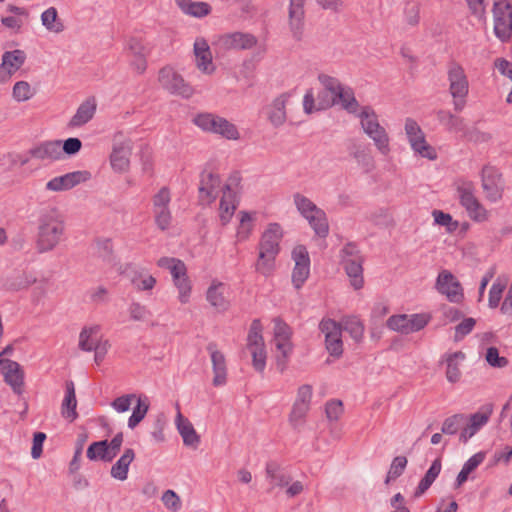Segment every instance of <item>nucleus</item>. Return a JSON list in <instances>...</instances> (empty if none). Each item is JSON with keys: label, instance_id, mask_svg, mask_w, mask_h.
I'll list each match as a JSON object with an SVG mask.
<instances>
[{"label": "nucleus", "instance_id": "69168bd1", "mask_svg": "<svg viewBox=\"0 0 512 512\" xmlns=\"http://www.w3.org/2000/svg\"><path fill=\"white\" fill-rule=\"evenodd\" d=\"M476 325V320L472 317L464 318L462 322H460L455 327V335H454V341L458 342L461 341L466 335L471 333L474 326Z\"/></svg>", "mask_w": 512, "mask_h": 512}, {"label": "nucleus", "instance_id": "4468645a", "mask_svg": "<svg viewBox=\"0 0 512 512\" xmlns=\"http://www.w3.org/2000/svg\"><path fill=\"white\" fill-rule=\"evenodd\" d=\"M123 443V433H117L110 442L107 440H101L93 442L89 445L86 455L89 460H94L95 449L100 450L101 460L104 462H111L121 449Z\"/></svg>", "mask_w": 512, "mask_h": 512}, {"label": "nucleus", "instance_id": "7c9ffc66", "mask_svg": "<svg viewBox=\"0 0 512 512\" xmlns=\"http://www.w3.org/2000/svg\"><path fill=\"white\" fill-rule=\"evenodd\" d=\"M176 426L184 445L196 449L200 444V436L197 434L192 423L180 412L176 416Z\"/></svg>", "mask_w": 512, "mask_h": 512}, {"label": "nucleus", "instance_id": "58836bf2", "mask_svg": "<svg viewBox=\"0 0 512 512\" xmlns=\"http://www.w3.org/2000/svg\"><path fill=\"white\" fill-rule=\"evenodd\" d=\"M306 220L318 237L326 238L328 236L329 223L327 215L323 209H318L317 212L313 213Z\"/></svg>", "mask_w": 512, "mask_h": 512}, {"label": "nucleus", "instance_id": "393cba45", "mask_svg": "<svg viewBox=\"0 0 512 512\" xmlns=\"http://www.w3.org/2000/svg\"><path fill=\"white\" fill-rule=\"evenodd\" d=\"M28 155L38 160L57 161L61 159V141H44L28 150Z\"/></svg>", "mask_w": 512, "mask_h": 512}, {"label": "nucleus", "instance_id": "0eeeda50", "mask_svg": "<svg viewBox=\"0 0 512 512\" xmlns=\"http://www.w3.org/2000/svg\"><path fill=\"white\" fill-rule=\"evenodd\" d=\"M158 81L161 87L170 94L190 98L193 95V88L184 78L172 67L165 66L160 69Z\"/></svg>", "mask_w": 512, "mask_h": 512}, {"label": "nucleus", "instance_id": "774afa93", "mask_svg": "<svg viewBox=\"0 0 512 512\" xmlns=\"http://www.w3.org/2000/svg\"><path fill=\"white\" fill-rule=\"evenodd\" d=\"M211 10V6L206 2H192V4L187 7V10H185V14L202 18L210 14Z\"/></svg>", "mask_w": 512, "mask_h": 512}, {"label": "nucleus", "instance_id": "f3484780", "mask_svg": "<svg viewBox=\"0 0 512 512\" xmlns=\"http://www.w3.org/2000/svg\"><path fill=\"white\" fill-rule=\"evenodd\" d=\"M90 179L91 173L89 171H74L49 180L46 183V189L54 192L66 191Z\"/></svg>", "mask_w": 512, "mask_h": 512}, {"label": "nucleus", "instance_id": "4c0bfd02", "mask_svg": "<svg viewBox=\"0 0 512 512\" xmlns=\"http://www.w3.org/2000/svg\"><path fill=\"white\" fill-rule=\"evenodd\" d=\"M225 286L219 282L212 284L206 294L207 301L218 311H225L229 307V302L224 297Z\"/></svg>", "mask_w": 512, "mask_h": 512}, {"label": "nucleus", "instance_id": "a211bd4d", "mask_svg": "<svg viewBox=\"0 0 512 512\" xmlns=\"http://www.w3.org/2000/svg\"><path fill=\"white\" fill-rule=\"evenodd\" d=\"M0 370L4 381L12 388L13 392L20 395L23 392L24 372L20 364L10 359H0Z\"/></svg>", "mask_w": 512, "mask_h": 512}, {"label": "nucleus", "instance_id": "864d4df0", "mask_svg": "<svg viewBox=\"0 0 512 512\" xmlns=\"http://www.w3.org/2000/svg\"><path fill=\"white\" fill-rule=\"evenodd\" d=\"M408 460L405 456H396L390 465L389 471L386 475L385 484H389L390 481L396 480L400 477L407 466Z\"/></svg>", "mask_w": 512, "mask_h": 512}, {"label": "nucleus", "instance_id": "473e14b6", "mask_svg": "<svg viewBox=\"0 0 512 512\" xmlns=\"http://www.w3.org/2000/svg\"><path fill=\"white\" fill-rule=\"evenodd\" d=\"M289 95L283 93L274 99L273 103L269 107L268 119L274 127L283 125L286 121V103Z\"/></svg>", "mask_w": 512, "mask_h": 512}, {"label": "nucleus", "instance_id": "20e7f679", "mask_svg": "<svg viewBox=\"0 0 512 512\" xmlns=\"http://www.w3.org/2000/svg\"><path fill=\"white\" fill-rule=\"evenodd\" d=\"M341 264L350 278L351 285L359 290L364 285L363 257L355 243H347L341 250Z\"/></svg>", "mask_w": 512, "mask_h": 512}, {"label": "nucleus", "instance_id": "cd10ccee", "mask_svg": "<svg viewBox=\"0 0 512 512\" xmlns=\"http://www.w3.org/2000/svg\"><path fill=\"white\" fill-rule=\"evenodd\" d=\"M194 54L199 70L207 74L214 72L215 67L213 66L212 62V54L210 47L205 39H196L194 43Z\"/></svg>", "mask_w": 512, "mask_h": 512}, {"label": "nucleus", "instance_id": "a878e982", "mask_svg": "<svg viewBox=\"0 0 512 512\" xmlns=\"http://www.w3.org/2000/svg\"><path fill=\"white\" fill-rule=\"evenodd\" d=\"M266 478L269 480L271 488H283L289 485L292 481V476L286 467H283L276 461H268L265 467Z\"/></svg>", "mask_w": 512, "mask_h": 512}, {"label": "nucleus", "instance_id": "c85d7f7f", "mask_svg": "<svg viewBox=\"0 0 512 512\" xmlns=\"http://www.w3.org/2000/svg\"><path fill=\"white\" fill-rule=\"evenodd\" d=\"M347 150L361 167L366 172L370 171L374 167L373 157L370 154L368 147L359 143L355 139H350L347 143Z\"/></svg>", "mask_w": 512, "mask_h": 512}, {"label": "nucleus", "instance_id": "39448f33", "mask_svg": "<svg viewBox=\"0 0 512 512\" xmlns=\"http://www.w3.org/2000/svg\"><path fill=\"white\" fill-rule=\"evenodd\" d=\"M358 117L361 119L364 132L374 141L378 150L386 155L390 150L389 137L384 127L379 124L375 111L370 106H365Z\"/></svg>", "mask_w": 512, "mask_h": 512}, {"label": "nucleus", "instance_id": "79ce46f5", "mask_svg": "<svg viewBox=\"0 0 512 512\" xmlns=\"http://www.w3.org/2000/svg\"><path fill=\"white\" fill-rule=\"evenodd\" d=\"M269 253L259 252L258 259L254 265L255 271L264 277H270L276 269V257Z\"/></svg>", "mask_w": 512, "mask_h": 512}, {"label": "nucleus", "instance_id": "e2e57ef3", "mask_svg": "<svg viewBox=\"0 0 512 512\" xmlns=\"http://www.w3.org/2000/svg\"><path fill=\"white\" fill-rule=\"evenodd\" d=\"M82 148V141L77 137H70L63 142L61 141V159L63 155L74 156Z\"/></svg>", "mask_w": 512, "mask_h": 512}, {"label": "nucleus", "instance_id": "49530a36", "mask_svg": "<svg viewBox=\"0 0 512 512\" xmlns=\"http://www.w3.org/2000/svg\"><path fill=\"white\" fill-rule=\"evenodd\" d=\"M340 324L342 326V330L348 332L351 338H353L356 342H360L362 340L364 334V325L358 317H346Z\"/></svg>", "mask_w": 512, "mask_h": 512}, {"label": "nucleus", "instance_id": "13d9d810", "mask_svg": "<svg viewBox=\"0 0 512 512\" xmlns=\"http://www.w3.org/2000/svg\"><path fill=\"white\" fill-rule=\"evenodd\" d=\"M464 420V414H454L446 418L442 424L441 432L447 435L456 434L461 422H463Z\"/></svg>", "mask_w": 512, "mask_h": 512}, {"label": "nucleus", "instance_id": "5701e85b", "mask_svg": "<svg viewBox=\"0 0 512 512\" xmlns=\"http://www.w3.org/2000/svg\"><path fill=\"white\" fill-rule=\"evenodd\" d=\"M257 38L250 33L233 32L220 38V44L226 50H248L257 44Z\"/></svg>", "mask_w": 512, "mask_h": 512}, {"label": "nucleus", "instance_id": "3c124183", "mask_svg": "<svg viewBox=\"0 0 512 512\" xmlns=\"http://www.w3.org/2000/svg\"><path fill=\"white\" fill-rule=\"evenodd\" d=\"M262 329L263 327L261 321L259 319H254L251 323L247 336L248 349H253L254 347H264Z\"/></svg>", "mask_w": 512, "mask_h": 512}, {"label": "nucleus", "instance_id": "09e8293b", "mask_svg": "<svg viewBox=\"0 0 512 512\" xmlns=\"http://www.w3.org/2000/svg\"><path fill=\"white\" fill-rule=\"evenodd\" d=\"M41 21L49 31L60 33L64 30V24L58 20V12L54 7H50L42 13Z\"/></svg>", "mask_w": 512, "mask_h": 512}, {"label": "nucleus", "instance_id": "a18cd8bd", "mask_svg": "<svg viewBox=\"0 0 512 512\" xmlns=\"http://www.w3.org/2000/svg\"><path fill=\"white\" fill-rule=\"evenodd\" d=\"M437 119L449 131L460 132L464 131V120L452 114L450 111L439 110L437 112Z\"/></svg>", "mask_w": 512, "mask_h": 512}, {"label": "nucleus", "instance_id": "1a4fd4ad", "mask_svg": "<svg viewBox=\"0 0 512 512\" xmlns=\"http://www.w3.org/2000/svg\"><path fill=\"white\" fill-rule=\"evenodd\" d=\"M319 329L325 335V345L329 354L335 358H339L343 353L341 324L330 318L322 319L319 324Z\"/></svg>", "mask_w": 512, "mask_h": 512}, {"label": "nucleus", "instance_id": "c03bdc74", "mask_svg": "<svg viewBox=\"0 0 512 512\" xmlns=\"http://www.w3.org/2000/svg\"><path fill=\"white\" fill-rule=\"evenodd\" d=\"M409 142L414 152L418 153L421 157L429 160H435L437 158L435 148L427 143L424 134L412 138Z\"/></svg>", "mask_w": 512, "mask_h": 512}, {"label": "nucleus", "instance_id": "9b49d317", "mask_svg": "<svg viewBox=\"0 0 512 512\" xmlns=\"http://www.w3.org/2000/svg\"><path fill=\"white\" fill-rule=\"evenodd\" d=\"M447 77L453 99H465L469 92V82L463 67L455 61L450 62Z\"/></svg>", "mask_w": 512, "mask_h": 512}, {"label": "nucleus", "instance_id": "f03ea898", "mask_svg": "<svg viewBox=\"0 0 512 512\" xmlns=\"http://www.w3.org/2000/svg\"><path fill=\"white\" fill-rule=\"evenodd\" d=\"M318 80L323 85L325 91L331 94V99L325 101V105H322L321 108L340 105L349 113L357 112L359 103L355 98L352 88L343 85L337 78L326 74H320Z\"/></svg>", "mask_w": 512, "mask_h": 512}, {"label": "nucleus", "instance_id": "bb28decb", "mask_svg": "<svg viewBox=\"0 0 512 512\" xmlns=\"http://www.w3.org/2000/svg\"><path fill=\"white\" fill-rule=\"evenodd\" d=\"M306 0H290L289 25L293 37L299 41L303 35L304 4Z\"/></svg>", "mask_w": 512, "mask_h": 512}, {"label": "nucleus", "instance_id": "c756f323", "mask_svg": "<svg viewBox=\"0 0 512 512\" xmlns=\"http://www.w3.org/2000/svg\"><path fill=\"white\" fill-rule=\"evenodd\" d=\"M97 104L94 97L87 98L80 104L74 116L70 119L68 126L71 128L81 127L88 123L96 112Z\"/></svg>", "mask_w": 512, "mask_h": 512}, {"label": "nucleus", "instance_id": "412c9836", "mask_svg": "<svg viewBox=\"0 0 512 512\" xmlns=\"http://www.w3.org/2000/svg\"><path fill=\"white\" fill-rule=\"evenodd\" d=\"M492 412L493 405L489 403L483 405L478 412L472 414L470 416V423L460 433L459 441L466 443L468 439L473 437L488 422Z\"/></svg>", "mask_w": 512, "mask_h": 512}, {"label": "nucleus", "instance_id": "bf43d9fd", "mask_svg": "<svg viewBox=\"0 0 512 512\" xmlns=\"http://www.w3.org/2000/svg\"><path fill=\"white\" fill-rule=\"evenodd\" d=\"M240 225L237 231L238 237L242 240L247 239L252 230V214L247 211H240Z\"/></svg>", "mask_w": 512, "mask_h": 512}, {"label": "nucleus", "instance_id": "6e6552de", "mask_svg": "<svg viewBox=\"0 0 512 512\" xmlns=\"http://www.w3.org/2000/svg\"><path fill=\"white\" fill-rule=\"evenodd\" d=\"M482 188L486 198L491 202L499 201L504 192L502 173L493 166L486 165L481 171Z\"/></svg>", "mask_w": 512, "mask_h": 512}, {"label": "nucleus", "instance_id": "ea45409f", "mask_svg": "<svg viewBox=\"0 0 512 512\" xmlns=\"http://www.w3.org/2000/svg\"><path fill=\"white\" fill-rule=\"evenodd\" d=\"M465 359V354L462 351H456L447 355L446 363V378L450 383H456L460 380L461 371L459 369V361Z\"/></svg>", "mask_w": 512, "mask_h": 512}, {"label": "nucleus", "instance_id": "ddd939ff", "mask_svg": "<svg viewBox=\"0 0 512 512\" xmlns=\"http://www.w3.org/2000/svg\"><path fill=\"white\" fill-rule=\"evenodd\" d=\"M436 288L446 295L447 299L452 303H460L463 298V288L456 277L448 270L439 273L436 280Z\"/></svg>", "mask_w": 512, "mask_h": 512}, {"label": "nucleus", "instance_id": "2eb2a0df", "mask_svg": "<svg viewBox=\"0 0 512 512\" xmlns=\"http://www.w3.org/2000/svg\"><path fill=\"white\" fill-rule=\"evenodd\" d=\"M458 194L460 204L466 209L471 219L476 221H483L486 219L487 211L474 196L471 183L459 187Z\"/></svg>", "mask_w": 512, "mask_h": 512}, {"label": "nucleus", "instance_id": "aec40b11", "mask_svg": "<svg viewBox=\"0 0 512 512\" xmlns=\"http://www.w3.org/2000/svg\"><path fill=\"white\" fill-rule=\"evenodd\" d=\"M283 237V231L278 223H270L263 232L258 243L259 252L278 255L280 253V242Z\"/></svg>", "mask_w": 512, "mask_h": 512}, {"label": "nucleus", "instance_id": "dca6fc26", "mask_svg": "<svg viewBox=\"0 0 512 512\" xmlns=\"http://www.w3.org/2000/svg\"><path fill=\"white\" fill-rule=\"evenodd\" d=\"M121 274L127 277L138 291L152 290L157 282L155 277L148 274L145 269L139 268L133 263L125 264Z\"/></svg>", "mask_w": 512, "mask_h": 512}, {"label": "nucleus", "instance_id": "8fccbe9b", "mask_svg": "<svg viewBox=\"0 0 512 512\" xmlns=\"http://www.w3.org/2000/svg\"><path fill=\"white\" fill-rule=\"evenodd\" d=\"M294 204L298 210V212L307 219L313 213L317 212L320 209L315 203H313L308 197L295 193L293 195Z\"/></svg>", "mask_w": 512, "mask_h": 512}, {"label": "nucleus", "instance_id": "603ef678", "mask_svg": "<svg viewBox=\"0 0 512 512\" xmlns=\"http://www.w3.org/2000/svg\"><path fill=\"white\" fill-rule=\"evenodd\" d=\"M30 158L31 157L28 154L24 155L16 152H11L3 155L0 158V165L4 166L5 170L11 171L14 169L16 165H26L29 162Z\"/></svg>", "mask_w": 512, "mask_h": 512}, {"label": "nucleus", "instance_id": "338daca9", "mask_svg": "<svg viewBox=\"0 0 512 512\" xmlns=\"http://www.w3.org/2000/svg\"><path fill=\"white\" fill-rule=\"evenodd\" d=\"M13 98L18 101H26L32 97L30 84L26 81H18L14 84Z\"/></svg>", "mask_w": 512, "mask_h": 512}, {"label": "nucleus", "instance_id": "4d7b16f0", "mask_svg": "<svg viewBox=\"0 0 512 512\" xmlns=\"http://www.w3.org/2000/svg\"><path fill=\"white\" fill-rule=\"evenodd\" d=\"M434 217V221L436 224L440 226H445L447 232L453 233L457 230L459 223L456 220H453L452 216L449 213H445L441 210H434L432 212Z\"/></svg>", "mask_w": 512, "mask_h": 512}, {"label": "nucleus", "instance_id": "f704fd0d", "mask_svg": "<svg viewBox=\"0 0 512 512\" xmlns=\"http://www.w3.org/2000/svg\"><path fill=\"white\" fill-rule=\"evenodd\" d=\"M135 458V452L132 448L125 449L122 456L111 467V476L114 479L124 481L127 479L129 465Z\"/></svg>", "mask_w": 512, "mask_h": 512}, {"label": "nucleus", "instance_id": "e433bc0d", "mask_svg": "<svg viewBox=\"0 0 512 512\" xmlns=\"http://www.w3.org/2000/svg\"><path fill=\"white\" fill-rule=\"evenodd\" d=\"M441 468H442L441 458H436L432 462L429 469L426 471L424 477L420 480V482L415 490V493H414L415 497L421 496L425 491H427L430 488V486L433 484V482L436 480V478L440 474Z\"/></svg>", "mask_w": 512, "mask_h": 512}, {"label": "nucleus", "instance_id": "4be33fe9", "mask_svg": "<svg viewBox=\"0 0 512 512\" xmlns=\"http://www.w3.org/2000/svg\"><path fill=\"white\" fill-rule=\"evenodd\" d=\"M210 353L212 369L214 373L213 385L218 387L226 384L227 381V366L224 354L217 349L215 342L208 343L206 347Z\"/></svg>", "mask_w": 512, "mask_h": 512}, {"label": "nucleus", "instance_id": "052dcab7", "mask_svg": "<svg viewBox=\"0 0 512 512\" xmlns=\"http://www.w3.org/2000/svg\"><path fill=\"white\" fill-rule=\"evenodd\" d=\"M487 363L495 368H503L506 367L509 363L506 357H502L499 355L498 348L491 346L487 349L485 355Z\"/></svg>", "mask_w": 512, "mask_h": 512}, {"label": "nucleus", "instance_id": "c9c22d12", "mask_svg": "<svg viewBox=\"0 0 512 512\" xmlns=\"http://www.w3.org/2000/svg\"><path fill=\"white\" fill-rule=\"evenodd\" d=\"M485 459V452H478L470 457L463 465L461 471L456 477L454 488H460L468 479L469 474L472 473Z\"/></svg>", "mask_w": 512, "mask_h": 512}, {"label": "nucleus", "instance_id": "f8f14e48", "mask_svg": "<svg viewBox=\"0 0 512 512\" xmlns=\"http://www.w3.org/2000/svg\"><path fill=\"white\" fill-rule=\"evenodd\" d=\"M122 133L114 136L112 152L110 155V164L115 172L122 173L129 168V156L131 154V141L129 139L120 140Z\"/></svg>", "mask_w": 512, "mask_h": 512}, {"label": "nucleus", "instance_id": "5fc2aeb1", "mask_svg": "<svg viewBox=\"0 0 512 512\" xmlns=\"http://www.w3.org/2000/svg\"><path fill=\"white\" fill-rule=\"evenodd\" d=\"M430 321V316L426 314L407 315L406 335L422 330Z\"/></svg>", "mask_w": 512, "mask_h": 512}, {"label": "nucleus", "instance_id": "7ed1b4c3", "mask_svg": "<svg viewBox=\"0 0 512 512\" xmlns=\"http://www.w3.org/2000/svg\"><path fill=\"white\" fill-rule=\"evenodd\" d=\"M193 123L205 132L220 135L228 140H237L240 136L233 123L213 113H199L193 118Z\"/></svg>", "mask_w": 512, "mask_h": 512}, {"label": "nucleus", "instance_id": "423d86ee", "mask_svg": "<svg viewBox=\"0 0 512 512\" xmlns=\"http://www.w3.org/2000/svg\"><path fill=\"white\" fill-rule=\"evenodd\" d=\"M494 33L502 42L512 36V4L508 0H493Z\"/></svg>", "mask_w": 512, "mask_h": 512}, {"label": "nucleus", "instance_id": "6e6d98bb", "mask_svg": "<svg viewBox=\"0 0 512 512\" xmlns=\"http://www.w3.org/2000/svg\"><path fill=\"white\" fill-rule=\"evenodd\" d=\"M152 211L157 227L162 231L167 230L172 221V215L169 206L155 208L152 209Z\"/></svg>", "mask_w": 512, "mask_h": 512}, {"label": "nucleus", "instance_id": "6ab92c4d", "mask_svg": "<svg viewBox=\"0 0 512 512\" xmlns=\"http://www.w3.org/2000/svg\"><path fill=\"white\" fill-rule=\"evenodd\" d=\"M221 179L218 174L204 170L200 176L199 201L201 204H211L218 196Z\"/></svg>", "mask_w": 512, "mask_h": 512}, {"label": "nucleus", "instance_id": "680f3d73", "mask_svg": "<svg viewBox=\"0 0 512 512\" xmlns=\"http://www.w3.org/2000/svg\"><path fill=\"white\" fill-rule=\"evenodd\" d=\"M219 210H220V221L223 226L229 223L231 220L235 210L236 206L234 203L227 201L226 195H223V197L220 200L219 204Z\"/></svg>", "mask_w": 512, "mask_h": 512}, {"label": "nucleus", "instance_id": "2f4dec72", "mask_svg": "<svg viewBox=\"0 0 512 512\" xmlns=\"http://www.w3.org/2000/svg\"><path fill=\"white\" fill-rule=\"evenodd\" d=\"M172 277L175 286L179 291V300L181 303H186L189 299L191 292V284L187 276V269L184 263L174 266L172 269Z\"/></svg>", "mask_w": 512, "mask_h": 512}, {"label": "nucleus", "instance_id": "f257e3e1", "mask_svg": "<svg viewBox=\"0 0 512 512\" xmlns=\"http://www.w3.org/2000/svg\"><path fill=\"white\" fill-rule=\"evenodd\" d=\"M36 249L39 253L52 251L64 239L65 217L57 207H45L37 218Z\"/></svg>", "mask_w": 512, "mask_h": 512}, {"label": "nucleus", "instance_id": "72a5a7b5", "mask_svg": "<svg viewBox=\"0 0 512 512\" xmlns=\"http://www.w3.org/2000/svg\"><path fill=\"white\" fill-rule=\"evenodd\" d=\"M77 400L75 395L74 383L72 381L66 382L65 397L61 405V414L64 418L69 419L71 422L78 417L76 412Z\"/></svg>", "mask_w": 512, "mask_h": 512}, {"label": "nucleus", "instance_id": "0e129e2a", "mask_svg": "<svg viewBox=\"0 0 512 512\" xmlns=\"http://www.w3.org/2000/svg\"><path fill=\"white\" fill-rule=\"evenodd\" d=\"M97 253L104 261L111 262L113 260V244L109 238L99 239L96 242Z\"/></svg>", "mask_w": 512, "mask_h": 512}, {"label": "nucleus", "instance_id": "b1692460", "mask_svg": "<svg viewBox=\"0 0 512 512\" xmlns=\"http://www.w3.org/2000/svg\"><path fill=\"white\" fill-rule=\"evenodd\" d=\"M26 53L23 50L15 49L6 51L2 55V63L0 65V81H5L7 77L13 75L25 63Z\"/></svg>", "mask_w": 512, "mask_h": 512}, {"label": "nucleus", "instance_id": "a19ab883", "mask_svg": "<svg viewBox=\"0 0 512 512\" xmlns=\"http://www.w3.org/2000/svg\"><path fill=\"white\" fill-rule=\"evenodd\" d=\"M137 404L133 408L132 415L128 419V427L134 429L145 418L150 402L146 395L136 396Z\"/></svg>", "mask_w": 512, "mask_h": 512}, {"label": "nucleus", "instance_id": "9d476101", "mask_svg": "<svg viewBox=\"0 0 512 512\" xmlns=\"http://www.w3.org/2000/svg\"><path fill=\"white\" fill-rule=\"evenodd\" d=\"M292 259L295 266L292 271V283L296 289H300L310 274V257L304 245H297L292 251Z\"/></svg>", "mask_w": 512, "mask_h": 512}, {"label": "nucleus", "instance_id": "de8ad7c7", "mask_svg": "<svg viewBox=\"0 0 512 512\" xmlns=\"http://www.w3.org/2000/svg\"><path fill=\"white\" fill-rule=\"evenodd\" d=\"M99 331V326L84 327L79 335V348L85 352L94 351L98 339L93 338V335Z\"/></svg>", "mask_w": 512, "mask_h": 512}, {"label": "nucleus", "instance_id": "37998d69", "mask_svg": "<svg viewBox=\"0 0 512 512\" xmlns=\"http://www.w3.org/2000/svg\"><path fill=\"white\" fill-rule=\"evenodd\" d=\"M36 279L25 272H19L5 280L4 286L10 291H19L28 288Z\"/></svg>", "mask_w": 512, "mask_h": 512}]
</instances>
